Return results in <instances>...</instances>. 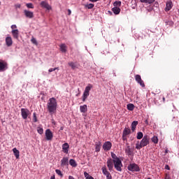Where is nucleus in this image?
<instances>
[{
    "instance_id": "nucleus-1",
    "label": "nucleus",
    "mask_w": 179,
    "mask_h": 179,
    "mask_svg": "<svg viewBox=\"0 0 179 179\" xmlns=\"http://www.w3.org/2000/svg\"><path fill=\"white\" fill-rule=\"evenodd\" d=\"M58 103H57V99L54 97L50 98L47 103L48 111L50 113V115H52L57 112V107Z\"/></svg>"
},
{
    "instance_id": "nucleus-2",
    "label": "nucleus",
    "mask_w": 179,
    "mask_h": 179,
    "mask_svg": "<svg viewBox=\"0 0 179 179\" xmlns=\"http://www.w3.org/2000/svg\"><path fill=\"white\" fill-rule=\"evenodd\" d=\"M150 143V138H149V136L145 135L142 140L141 141L140 143L139 141L136 144V149L137 150H141L142 148H145V146H148Z\"/></svg>"
},
{
    "instance_id": "nucleus-3",
    "label": "nucleus",
    "mask_w": 179,
    "mask_h": 179,
    "mask_svg": "<svg viewBox=\"0 0 179 179\" xmlns=\"http://www.w3.org/2000/svg\"><path fill=\"white\" fill-rule=\"evenodd\" d=\"M92 87H93V85L92 84H88L87 86L85 87L83 94V101H86V99L89 97L90 90H92Z\"/></svg>"
},
{
    "instance_id": "nucleus-4",
    "label": "nucleus",
    "mask_w": 179,
    "mask_h": 179,
    "mask_svg": "<svg viewBox=\"0 0 179 179\" xmlns=\"http://www.w3.org/2000/svg\"><path fill=\"white\" fill-rule=\"evenodd\" d=\"M129 171H132V172H138L141 171V169L139 168V166L138 164L133 163L130 164L128 167H127Z\"/></svg>"
},
{
    "instance_id": "nucleus-5",
    "label": "nucleus",
    "mask_w": 179,
    "mask_h": 179,
    "mask_svg": "<svg viewBox=\"0 0 179 179\" xmlns=\"http://www.w3.org/2000/svg\"><path fill=\"white\" fill-rule=\"evenodd\" d=\"M113 164L117 171H122V162H121V159L113 161Z\"/></svg>"
},
{
    "instance_id": "nucleus-6",
    "label": "nucleus",
    "mask_w": 179,
    "mask_h": 179,
    "mask_svg": "<svg viewBox=\"0 0 179 179\" xmlns=\"http://www.w3.org/2000/svg\"><path fill=\"white\" fill-rule=\"evenodd\" d=\"M21 115L23 120H27V117L30 115V110L27 108H21Z\"/></svg>"
},
{
    "instance_id": "nucleus-7",
    "label": "nucleus",
    "mask_w": 179,
    "mask_h": 179,
    "mask_svg": "<svg viewBox=\"0 0 179 179\" xmlns=\"http://www.w3.org/2000/svg\"><path fill=\"white\" fill-rule=\"evenodd\" d=\"M45 139L46 141H52V138H54V135L52 134V131L50 129H47L45 132Z\"/></svg>"
},
{
    "instance_id": "nucleus-8",
    "label": "nucleus",
    "mask_w": 179,
    "mask_h": 179,
    "mask_svg": "<svg viewBox=\"0 0 179 179\" xmlns=\"http://www.w3.org/2000/svg\"><path fill=\"white\" fill-rule=\"evenodd\" d=\"M8 69V62L0 60V72H5Z\"/></svg>"
},
{
    "instance_id": "nucleus-9",
    "label": "nucleus",
    "mask_w": 179,
    "mask_h": 179,
    "mask_svg": "<svg viewBox=\"0 0 179 179\" xmlns=\"http://www.w3.org/2000/svg\"><path fill=\"white\" fill-rule=\"evenodd\" d=\"M102 170V173L104 176H106V179H113V176H111V173H110L108 172V171L107 170V167L106 166H103L101 168Z\"/></svg>"
},
{
    "instance_id": "nucleus-10",
    "label": "nucleus",
    "mask_w": 179,
    "mask_h": 179,
    "mask_svg": "<svg viewBox=\"0 0 179 179\" xmlns=\"http://www.w3.org/2000/svg\"><path fill=\"white\" fill-rule=\"evenodd\" d=\"M112 147L113 144L110 141H106L103 145V149L106 152H108V150H110Z\"/></svg>"
},
{
    "instance_id": "nucleus-11",
    "label": "nucleus",
    "mask_w": 179,
    "mask_h": 179,
    "mask_svg": "<svg viewBox=\"0 0 179 179\" xmlns=\"http://www.w3.org/2000/svg\"><path fill=\"white\" fill-rule=\"evenodd\" d=\"M135 80L138 83V85H141V87H145V83L142 80V78L141 77V75H136L135 76Z\"/></svg>"
},
{
    "instance_id": "nucleus-12",
    "label": "nucleus",
    "mask_w": 179,
    "mask_h": 179,
    "mask_svg": "<svg viewBox=\"0 0 179 179\" xmlns=\"http://www.w3.org/2000/svg\"><path fill=\"white\" fill-rule=\"evenodd\" d=\"M62 167H66V166H69V158L68 157H64L61 160Z\"/></svg>"
},
{
    "instance_id": "nucleus-13",
    "label": "nucleus",
    "mask_w": 179,
    "mask_h": 179,
    "mask_svg": "<svg viewBox=\"0 0 179 179\" xmlns=\"http://www.w3.org/2000/svg\"><path fill=\"white\" fill-rule=\"evenodd\" d=\"M106 164L109 171H113V169L114 167V161H113V159L110 158L108 159Z\"/></svg>"
},
{
    "instance_id": "nucleus-14",
    "label": "nucleus",
    "mask_w": 179,
    "mask_h": 179,
    "mask_svg": "<svg viewBox=\"0 0 179 179\" xmlns=\"http://www.w3.org/2000/svg\"><path fill=\"white\" fill-rule=\"evenodd\" d=\"M173 6V1H171V0L167 1L166 3L165 12H169V10H171Z\"/></svg>"
},
{
    "instance_id": "nucleus-15",
    "label": "nucleus",
    "mask_w": 179,
    "mask_h": 179,
    "mask_svg": "<svg viewBox=\"0 0 179 179\" xmlns=\"http://www.w3.org/2000/svg\"><path fill=\"white\" fill-rule=\"evenodd\" d=\"M24 13L26 17H28L29 19H33L34 17V13L31 11L24 10Z\"/></svg>"
},
{
    "instance_id": "nucleus-16",
    "label": "nucleus",
    "mask_w": 179,
    "mask_h": 179,
    "mask_svg": "<svg viewBox=\"0 0 179 179\" xmlns=\"http://www.w3.org/2000/svg\"><path fill=\"white\" fill-rule=\"evenodd\" d=\"M62 151L64 153L68 155L69 152V144H68V143H65L62 145Z\"/></svg>"
},
{
    "instance_id": "nucleus-17",
    "label": "nucleus",
    "mask_w": 179,
    "mask_h": 179,
    "mask_svg": "<svg viewBox=\"0 0 179 179\" xmlns=\"http://www.w3.org/2000/svg\"><path fill=\"white\" fill-rule=\"evenodd\" d=\"M6 44L7 47H12V44H13V41H12V37L7 36L6 38Z\"/></svg>"
},
{
    "instance_id": "nucleus-18",
    "label": "nucleus",
    "mask_w": 179,
    "mask_h": 179,
    "mask_svg": "<svg viewBox=\"0 0 179 179\" xmlns=\"http://www.w3.org/2000/svg\"><path fill=\"white\" fill-rule=\"evenodd\" d=\"M11 33L13 34V38H15V40H19V30L18 29H13L11 31Z\"/></svg>"
},
{
    "instance_id": "nucleus-19",
    "label": "nucleus",
    "mask_w": 179,
    "mask_h": 179,
    "mask_svg": "<svg viewBox=\"0 0 179 179\" xmlns=\"http://www.w3.org/2000/svg\"><path fill=\"white\" fill-rule=\"evenodd\" d=\"M41 6L42 8H45V9H47L48 10H50L51 9V6H50V4H48V3L45 1H41Z\"/></svg>"
},
{
    "instance_id": "nucleus-20",
    "label": "nucleus",
    "mask_w": 179,
    "mask_h": 179,
    "mask_svg": "<svg viewBox=\"0 0 179 179\" xmlns=\"http://www.w3.org/2000/svg\"><path fill=\"white\" fill-rule=\"evenodd\" d=\"M80 113H83V114L87 113V105L80 106Z\"/></svg>"
},
{
    "instance_id": "nucleus-21",
    "label": "nucleus",
    "mask_w": 179,
    "mask_h": 179,
    "mask_svg": "<svg viewBox=\"0 0 179 179\" xmlns=\"http://www.w3.org/2000/svg\"><path fill=\"white\" fill-rule=\"evenodd\" d=\"M112 11L115 15H120L121 12V8L120 7H114L112 8Z\"/></svg>"
},
{
    "instance_id": "nucleus-22",
    "label": "nucleus",
    "mask_w": 179,
    "mask_h": 179,
    "mask_svg": "<svg viewBox=\"0 0 179 179\" xmlns=\"http://www.w3.org/2000/svg\"><path fill=\"white\" fill-rule=\"evenodd\" d=\"M100 149H101V143L100 141L96 143L95 144V152H100Z\"/></svg>"
},
{
    "instance_id": "nucleus-23",
    "label": "nucleus",
    "mask_w": 179,
    "mask_h": 179,
    "mask_svg": "<svg viewBox=\"0 0 179 179\" xmlns=\"http://www.w3.org/2000/svg\"><path fill=\"white\" fill-rule=\"evenodd\" d=\"M13 152L14 156H15V158L19 159L20 156V152L18 151V150L16 148H15L13 149Z\"/></svg>"
},
{
    "instance_id": "nucleus-24",
    "label": "nucleus",
    "mask_w": 179,
    "mask_h": 179,
    "mask_svg": "<svg viewBox=\"0 0 179 179\" xmlns=\"http://www.w3.org/2000/svg\"><path fill=\"white\" fill-rule=\"evenodd\" d=\"M131 134V129L125 127L123 130L122 135H124L126 136H128V135Z\"/></svg>"
},
{
    "instance_id": "nucleus-25",
    "label": "nucleus",
    "mask_w": 179,
    "mask_h": 179,
    "mask_svg": "<svg viewBox=\"0 0 179 179\" xmlns=\"http://www.w3.org/2000/svg\"><path fill=\"white\" fill-rule=\"evenodd\" d=\"M138 121H134L131 123V131L132 132H135V130L136 129V126L138 125Z\"/></svg>"
},
{
    "instance_id": "nucleus-26",
    "label": "nucleus",
    "mask_w": 179,
    "mask_h": 179,
    "mask_svg": "<svg viewBox=\"0 0 179 179\" xmlns=\"http://www.w3.org/2000/svg\"><path fill=\"white\" fill-rule=\"evenodd\" d=\"M125 153H127V155L128 156H131L132 155V150H131V146L128 145L125 149Z\"/></svg>"
},
{
    "instance_id": "nucleus-27",
    "label": "nucleus",
    "mask_w": 179,
    "mask_h": 179,
    "mask_svg": "<svg viewBox=\"0 0 179 179\" xmlns=\"http://www.w3.org/2000/svg\"><path fill=\"white\" fill-rule=\"evenodd\" d=\"M127 110H129V111H134V110H135V105L133 103H128Z\"/></svg>"
},
{
    "instance_id": "nucleus-28",
    "label": "nucleus",
    "mask_w": 179,
    "mask_h": 179,
    "mask_svg": "<svg viewBox=\"0 0 179 179\" xmlns=\"http://www.w3.org/2000/svg\"><path fill=\"white\" fill-rule=\"evenodd\" d=\"M59 48L62 52H66V45H65V43L60 45Z\"/></svg>"
},
{
    "instance_id": "nucleus-29",
    "label": "nucleus",
    "mask_w": 179,
    "mask_h": 179,
    "mask_svg": "<svg viewBox=\"0 0 179 179\" xmlns=\"http://www.w3.org/2000/svg\"><path fill=\"white\" fill-rule=\"evenodd\" d=\"M69 164L72 166V167H76V166H78V164H76V161H75V159H71L69 160Z\"/></svg>"
},
{
    "instance_id": "nucleus-30",
    "label": "nucleus",
    "mask_w": 179,
    "mask_h": 179,
    "mask_svg": "<svg viewBox=\"0 0 179 179\" xmlns=\"http://www.w3.org/2000/svg\"><path fill=\"white\" fill-rule=\"evenodd\" d=\"M155 0H140L141 3H153Z\"/></svg>"
},
{
    "instance_id": "nucleus-31",
    "label": "nucleus",
    "mask_w": 179,
    "mask_h": 179,
    "mask_svg": "<svg viewBox=\"0 0 179 179\" xmlns=\"http://www.w3.org/2000/svg\"><path fill=\"white\" fill-rule=\"evenodd\" d=\"M111 157H112V160L113 162H116L117 160H120V158H118V157H117V155L115 154H114V152H111Z\"/></svg>"
},
{
    "instance_id": "nucleus-32",
    "label": "nucleus",
    "mask_w": 179,
    "mask_h": 179,
    "mask_svg": "<svg viewBox=\"0 0 179 179\" xmlns=\"http://www.w3.org/2000/svg\"><path fill=\"white\" fill-rule=\"evenodd\" d=\"M84 6L87 9H93L94 8V4H93V3L85 4V5H84Z\"/></svg>"
},
{
    "instance_id": "nucleus-33",
    "label": "nucleus",
    "mask_w": 179,
    "mask_h": 179,
    "mask_svg": "<svg viewBox=\"0 0 179 179\" xmlns=\"http://www.w3.org/2000/svg\"><path fill=\"white\" fill-rule=\"evenodd\" d=\"M152 142H153V143H159V138H157V136H154L152 138H151Z\"/></svg>"
},
{
    "instance_id": "nucleus-34",
    "label": "nucleus",
    "mask_w": 179,
    "mask_h": 179,
    "mask_svg": "<svg viewBox=\"0 0 179 179\" xmlns=\"http://www.w3.org/2000/svg\"><path fill=\"white\" fill-rule=\"evenodd\" d=\"M69 66H71L72 69H76V64L73 62H69Z\"/></svg>"
},
{
    "instance_id": "nucleus-35",
    "label": "nucleus",
    "mask_w": 179,
    "mask_h": 179,
    "mask_svg": "<svg viewBox=\"0 0 179 179\" xmlns=\"http://www.w3.org/2000/svg\"><path fill=\"white\" fill-rule=\"evenodd\" d=\"M84 177H85L86 179H94L92 176H90L87 172H84Z\"/></svg>"
},
{
    "instance_id": "nucleus-36",
    "label": "nucleus",
    "mask_w": 179,
    "mask_h": 179,
    "mask_svg": "<svg viewBox=\"0 0 179 179\" xmlns=\"http://www.w3.org/2000/svg\"><path fill=\"white\" fill-rule=\"evenodd\" d=\"M113 6H115V8H119L121 6V1H115L113 3Z\"/></svg>"
},
{
    "instance_id": "nucleus-37",
    "label": "nucleus",
    "mask_w": 179,
    "mask_h": 179,
    "mask_svg": "<svg viewBox=\"0 0 179 179\" xmlns=\"http://www.w3.org/2000/svg\"><path fill=\"white\" fill-rule=\"evenodd\" d=\"M143 138V133L139 131L137 133V139H142Z\"/></svg>"
},
{
    "instance_id": "nucleus-38",
    "label": "nucleus",
    "mask_w": 179,
    "mask_h": 179,
    "mask_svg": "<svg viewBox=\"0 0 179 179\" xmlns=\"http://www.w3.org/2000/svg\"><path fill=\"white\" fill-rule=\"evenodd\" d=\"M27 8H29V9H34V6H33V3H28L26 4Z\"/></svg>"
},
{
    "instance_id": "nucleus-39",
    "label": "nucleus",
    "mask_w": 179,
    "mask_h": 179,
    "mask_svg": "<svg viewBox=\"0 0 179 179\" xmlns=\"http://www.w3.org/2000/svg\"><path fill=\"white\" fill-rule=\"evenodd\" d=\"M37 131H38V133L40 134V135H43V134H44V130L41 127H38Z\"/></svg>"
},
{
    "instance_id": "nucleus-40",
    "label": "nucleus",
    "mask_w": 179,
    "mask_h": 179,
    "mask_svg": "<svg viewBox=\"0 0 179 179\" xmlns=\"http://www.w3.org/2000/svg\"><path fill=\"white\" fill-rule=\"evenodd\" d=\"M31 43L34 44L35 45H38V43H37V40L34 38L32 37V38L31 39Z\"/></svg>"
},
{
    "instance_id": "nucleus-41",
    "label": "nucleus",
    "mask_w": 179,
    "mask_h": 179,
    "mask_svg": "<svg viewBox=\"0 0 179 179\" xmlns=\"http://www.w3.org/2000/svg\"><path fill=\"white\" fill-rule=\"evenodd\" d=\"M38 120H37V113H33V122H37Z\"/></svg>"
},
{
    "instance_id": "nucleus-42",
    "label": "nucleus",
    "mask_w": 179,
    "mask_h": 179,
    "mask_svg": "<svg viewBox=\"0 0 179 179\" xmlns=\"http://www.w3.org/2000/svg\"><path fill=\"white\" fill-rule=\"evenodd\" d=\"M59 71V68L58 67H55V68H51L48 70V72L51 73V72H54V71Z\"/></svg>"
},
{
    "instance_id": "nucleus-43",
    "label": "nucleus",
    "mask_w": 179,
    "mask_h": 179,
    "mask_svg": "<svg viewBox=\"0 0 179 179\" xmlns=\"http://www.w3.org/2000/svg\"><path fill=\"white\" fill-rule=\"evenodd\" d=\"M56 173L58 174V176H60V177H62L64 175L62 174V172L59 169L55 170Z\"/></svg>"
},
{
    "instance_id": "nucleus-44",
    "label": "nucleus",
    "mask_w": 179,
    "mask_h": 179,
    "mask_svg": "<svg viewBox=\"0 0 179 179\" xmlns=\"http://www.w3.org/2000/svg\"><path fill=\"white\" fill-rule=\"evenodd\" d=\"M122 141H127V136L122 134Z\"/></svg>"
},
{
    "instance_id": "nucleus-45",
    "label": "nucleus",
    "mask_w": 179,
    "mask_h": 179,
    "mask_svg": "<svg viewBox=\"0 0 179 179\" xmlns=\"http://www.w3.org/2000/svg\"><path fill=\"white\" fill-rule=\"evenodd\" d=\"M17 27L15 24H13L11 26L12 30H15V29H17Z\"/></svg>"
},
{
    "instance_id": "nucleus-46",
    "label": "nucleus",
    "mask_w": 179,
    "mask_h": 179,
    "mask_svg": "<svg viewBox=\"0 0 179 179\" xmlns=\"http://www.w3.org/2000/svg\"><path fill=\"white\" fill-rule=\"evenodd\" d=\"M165 169L166 170H170V166L169 165L165 166Z\"/></svg>"
},
{
    "instance_id": "nucleus-47",
    "label": "nucleus",
    "mask_w": 179,
    "mask_h": 179,
    "mask_svg": "<svg viewBox=\"0 0 179 179\" xmlns=\"http://www.w3.org/2000/svg\"><path fill=\"white\" fill-rule=\"evenodd\" d=\"M71 13H72V11H71V9L68 10V15L69 16H71Z\"/></svg>"
},
{
    "instance_id": "nucleus-48",
    "label": "nucleus",
    "mask_w": 179,
    "mask_h": 179,
    "mask_svg": "<svg viewBox=\"0 0 179 179\" xmlns=\"http://www.w3.org/2000/svg\"><path fill=\"white\" fill-rule=\"evenodd\" d=\"M165 179H171L169 175H166Z\"/></svg>"
},
{
    "instance_id": "nucleus-49",
    "label": "nucleus",
    "mask_w": 179,
    "mask_h": 179,
    "mask_svg": "<svg viewBox=\"0 0 179 179\" xmlns=\"http://www.w3.org/2000/svg\"><path fill=\"white\" fill-rule=\"evenodd\" d=\"M69 179H75V178H73V176H69Z\"/></svg>"
},
{
    "instance_id": "nucleus-50",
    "label": "nucleus",
    "mask_w": 179,
    "mask_h": 179,
    "mask_svg": "<svg viewBox=\"0 0 179 179\" xmlns=\"http://www.w3.org/2000/svg\"><path fill=\"white\" fill-rule=\"evenodd\" d=\"M167 153H169V150L166 148V149L165 150V155H167Z\"/></svg>"
},
{
    "instance_id": "nucleus-51",
    "label": "nucleus",
    "mask_w": 179,
    "mask_h": 179,
    "mask_svg": "<svg viewBox=\"0 0 179 179\" xmlns=\"http://www.w3.org/2000/svg\"><path fill=\"white\" fill-rule=\"evenodd\" d=\"M50 179H55V176L53 175L52 176L50 177Z\"/></svg>"
},
{
    "instance_id": "nucleus-52",
    "label": "nucleus",
    "mask_w": 179,
    "mask_h": 179,
    "mask_svg": "<svg viewBox=\"0 0 179 179\" xmlns=\"http://www.w3.org/2000/svg\"><path fill=\"white\" fill-rule=\"evenodd\" d=\"M15 6L16 8H20V4H17Z\"/></svg>"
},
{
    "instance_id": "nucleus-53",
    "label": "nucleus",
    "mask_w": 179,
    "mask_h": 179,
    "mask_svg": "<svg viewBox=\"0 0 179 179\" xmlns=\"http://www.w3.org/2000/svg\"><path fill=\"white\" fill-rule=\"evenodd\" d=\"M162 99H163V102L164 103V101H166V98H164V96H163Z\"/></svg>"
},
{
    "instance_id": "nucleus-54",
    "label": "nucleus",
    "mask_w": 179,
    "mask_h": 179,
    "mask_svg": "<svg viewBox=\"0 0 179 179\" xmlns=\"http://www.w3.org/2000/svg\"><path fill=\"white\" fill-rule=\"evenodd\" d=\"M109 13H110V15H112L113 13H111V11H108Z\"/></svg>"
},
{
    "instance_id": "nucleus-55",
    "label": "nucleus",
    "mask_w": 179,
    "mask_h": 179,
    "mask_svg": "<svg viewBox=\"0 0 179 179\" xmlns=\"http://www.w3.org/2000/svg\"><path fill=\"white\" fill-rule=\"evenodd\" d=\"M178 90H179V85L177 87Z\"/></svg>"
},
{
    "instance_id": "nucleus-56",
    "label": "nucleus",
    "mask_w": 179,
    "mask_h": 179,
    "mask_svg": "<svg viewBox=\"0 0 179 179\" xmlns=\"http://www.w3.org/2000/svg\"><path fill=\"white\" fill-rule=\"evenodd\" d=\"M145 124H148V120H145Z\"/></svg>"
},
{
    "instance_id": "nucleus-57",
    "label": "nucleus",
    "mask_w": 179,
    "mask_h": 179,
    "mask_svg": "<svg viewBox=\"0 0 179 179\" xmlns=\"http://www.w3.org/2000/svg\"><path fill=\"white\" fill-rule=\"evenodd\" d=\"M147 179H152V178H147Z\"/></svg>"
},
{
    "instance_id": "nucleus-58",
    "label": "nucleus",
    "mask_w": 179,
    "mask_h": 179,
    "mask_svg": "<svg viewBox=\"0 0 179 179\" xmlns=\"http://www.w3.org/2000/svg\"><path fill=\"white\" fill-rule=\"evenodd\" d=\"M0 5H1V2H0Z\"/></svg>"
}]
</instances>
